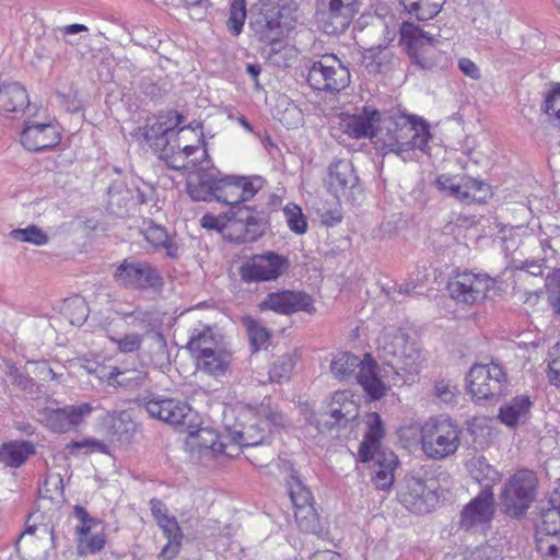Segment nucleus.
I'll return each instance as SVG.
<instances>
[{"label": "nucleus", "instance_id": "obj_48", "mask_svg": "<svg viewBox=\"0 0 560 560\" xmlns=\"http://www.w3.org/2000/svg\"><path fill=\"white\" fill-rule=\"evenodd\" d=\"M459 389L451 380H440L434 384V396L440 402L453 405L456 402Z\"/></svg>", "mask_w": 560, "mask_h": 560}, {"label": "nucleus", "instance_id": "obj_46", "mask_svg": "<svg viewBox=\"0 0 560 560\" xmlns=\"http://www.w3.org/2000/svg\"><path fill=\"white\" fill-rule=\"evenodd\" d=\"M246 19L245 0H232L230 8V16L228 20V28L234 35L241 34Z\"/></svg>", "mask_w": 560, "mask_h": 560}, {"label": "nucleus", "instance_id": "obj_36", "mask_svg": "<svg viewBox=\"0 0 560 560\" xmlns=\"http://www.w3.org/2000/svg\"><path fill=\"white\" fill-rule=\"evenodd\" d=\"M132 200V192L122 182H114L107 189V210L117 217H124L128 212V206Z\"/></svg>", "mask_w": 560, "mask_h": 560}, {"label": "nucleus", "instance_id": "obj_59", "mask_svg": "<svg viewBox=\"0 0 560 560\" xmlns=\"http://www.w3.org/2000/svg\"><path fill=\"white\" fill-rule=\"evenodd\" d=\"M145 240L154 247H161L167 241V233L164 228L155 224L149 225L144 232Z\"/></svg>", "mask_w": 560, "mask_h": 560}, {"label": "nucleus", "instance_id": "obj_7", "mask_svg": "<svg viewBox=\"0 0 560 560\" xmlns=\"http://www.w3.org/2000/svg\"><path fill=\"white\" fill-rule=\"evenodd\" d=\"M223 423L226 439L241 447H253L269 443L271 430L246 407L230 408L224 411Z\"/></svg>", "mask_w": 560, "mask_h": 560}, {"label": "nucleus", "instance_id": "obj_20", "mask_svg": "<svg viewBox=\"0 0 560 560\" xmlns=\"http://www.w3.org/2000/svg\"><path fill=\"white\" fill-rule=\"evenodd\" d=\"M183 119L180 114L173 110L160 115L152 124H147L144 127L145 141L155 150L161 151L162 148L175 142L180 132L190 128V126H184L177 129Z\"/></svg>", "mask_w": 560, "mask_h": 560}, {"label": "nucleus", "instance_id": "obj_22", "mask_svg": "<svg viewBox=\"0 0 560 560\" xmlns=\"http://www.w3.org/2000/svg\"><path fill=\"white\" fill-rule=\"evenodd\" d=\"M381 113L375 107L365 105L354 114H342L339 129L352 139L368 138L373 143Z\"/></svg>", "mask_w": 560, "mask_h": 560}, {"label": "nucleus", "instance_id": "obj_33", "mask_svg": "<svg viewBox=\"0 0 560 560\" xmlns=\"http://www.w3.org/2000/svg\"><path fill=\"white\" fill-rule=\"evenodd\" d=\"M156 523L167 539V544L163 547L160 556L165 560H172L178 553L182 545L183 533L180 527L176 518L170 515L163 516Z\"/></svg>", "mask_w": 560, "mask_h": 560}, {"label": "nucleus", "instance_id": "obj_57", "mask_svg": "<svg viewBox=\"0 0 560 560\" xmlns=\"http://www.w3.org/2000/svg\"><path fill=\"white\" fill-rule=\"evenodd\" d=\"M8 375L11 378V382L14 386H16L21 390L32 392L33 387L35 386V382L32 377L28 376V374L18 369L14 365H11L9 368Z\"/></svg>", "mask_w": 560, "mask_h": 560}, {"label": "nucleus", "instance_id": "obj_37", "mask_svg": "<svg viewBox=\"0 0 560 560\" xmlns=\"http://www.w3.org/2000/svg\"><path fill=\"white\" fill-rule=\"evenodd\" d=\"M147 378L148 373L143 370H121L119 368H114L108 375V383L110 385H117L132 390L143 386Z\"/></svg>", "mask_w": 560, "mask_h": 560}, {"label": "nucleus", "instance_id": "obj_13", "mask_svg": "<svg viewBox=\"0 0 560 560\" xmlns=\"http://www.w3.org/2000/svg\"><path fill=\"white\" fill-rule=\"evenodd\" d=\"M113 277L119 285L141 291L161 290L164 285L160 270L142 260L124 259L116 267Z\"/></svg>", "mask_w": 560, "mask_h": 560}, {"label": "nucleus", "instance_id": "obj_29", "mask_svg": "<svg viewBox=\"0 0 560 560\" xmlns=\"http://www.w3.org/2000/svg\"><path fill=\"white\" fill-rule=\"evenodd\" d=\"M232 357L231 350L223 343L217 349H212L205 354H199L197 364L200 371L211 376L220 377L225 375L230 370Z\"/></svg>", "mask_w": 560, "mask_h": 560}, {"label": "nucleus", "instance_id": "obj_5", "mask_svg": "<svg viewBox=\"0 0 560 560\" xmlns=\"http://www.w3.org/2000/svg\"><path fill=\"white\" fill-rule=\"evenodd\" d=\"M330 371L340 381L354 377L374 400L381 399L386 393L387 388L377 375L378 365L370 355L361 360L349 352L338 353L330 363Z\"/></svg>", "mask_w": 560, "mask_h": 560}, {"label": "nucleus", "instance_id": "obj_15", "mask_svg": "<svg viewBox=\"0 0 560 560\" xmlns=\"http://www.w3.org/2000/svg\"><path fill=\"white\" fill-rule=\"evenodd\" d=\"M288 491L294 506L298 526L305 533L320 532L319 516L313 505V495L302 480L294 475L288 481Z\"/></svg>", "mask_w": 560, "mask_h": 560}, {"label": "nucleus", "instance_id": "obj_63", "mask_svg": "<svg viewBox=\"0 0 560 560\" xmlns=\"http://www.w3.org/2000/svg\"><path fill=\"white\" fill-rule=\"evenodd\" d=\"M200 224L207 230L219 232H222L226 228V223L223 221V219L212 214H205L200 220Z\"/></svg>", "mask_w": 560, "mask_h": 560}, {"label": "nucleus", "instance_id": "obj_58", "mask_svg": "<svg viewBox=\"0 0 560 560\" xmlns=\"http://www.w3.org/2000/svg\"><path fill=\"white\" fill-rule=\"evenodd\" d=\"M560 83H553L552 89L546 94L545 101L541 105V110L548 115L555 117V112L560 107Z\"/></svg>", "mask_w": 560, "mask_h": 560}, {"label": "nucleus", "instance_id": "obj_12", "mask_svg": "<svg viewBox=\"0 0 560 560\" xmlns=\"http://www.w3.org/2000/svg\"><path fill=\"white\" fill-rule=\"evenodd\" d=\"M325 185L339 203H354L363 197L362 183L353 163L348 159L335 160L329 164Z\"/></svg>", "mask_w": 560, "mask_h": 560}, {"label": "nucleus", "instance_id": "obj_16", "mask_svg": "<svg viewBox=\"0 0 560 560\" xmlns=\"http://www.w3.org/2000/svg\"><path fill=\"white\" fill-rule=\"evenodd\" d=\"M491 285L490 277L466 271L448 282L447 292L458 304L475 305L483 301Z\"/></svg>", "mask_w": 560, "mask_h": 560}, {"label": "nucleus", "instance_id": "obj_42", "mask_svg": "<svg viewBox=\"0 0 560 560\" xmlns=\"http://www.w3.org/2000/svg\"><path fill=\"white\" fill-rule=\"evenodd\" d=\"M62 313L71 325L81 326L89 316V306L82 296L75 295L65 300Z\"/></svg>", "mask_w": 560, "mask_h": 560}, {"label": "nucleus", "instance_id": "obj_44", "mask_svg": "<svg viewBox=\"0 0 560 560\" xmlns=\"http://www.w3.org/2000/svg\"><path fill=\"white\" fill-rule=\"evenodd\" d=\"M295 361L292 354L285 353L278 358L269 370V378L271 382H282L290 378L294 369Z\"/></svg>", "mask_w": 560, "mask_h": 560}, {"label": "nucleus", "instance_id": "obj_55", "mask_svg": "<svg viewBox=\"0 0 560 560\" xmlns=\"http://www.w3.org/2000/svg\"><path fill=\"white\" fill-rule=\"evenodd\" d=\"M435 186L439 190L446 192L448 196L454 197L462 202L464 184H456L454 178L447 175H440L435 179Z\"/></svg>", "mask_w": 560, "mask_h": 560}, {"label": "nucleus", "instance_id": "obj_3", "mask_svg": "<svg viewBox=\"0 0 560 560\" xmlns=\"http://www.w3.org/2000/svg\"><path fill=\"white\" fill-rule=\"evenodd\" d=\"M368 431L358 451L362 463L368 464L372 471V480L380 490H388L394 482V470L398 465L396 454L381 443L385 430L378 413L368 416Z\"/></svg>", "mask_w": 560, "mask_h": 560}, {"label": "nucleus", "instance_id": "obj_52", "mask_svg": "<svg viewBox=\"0 0 560 560\" xmlns=\"http://www.w3.org/2000/svg\"><path fill=\"white\" fill-rule=\"evenodd\" d=\"M548 299L556 312L560 314V268L555 269L547 278Z\"/></svg>", "mask_w": 560, "mask_h": 560}, {"label": "nucleus", "instance_id": "obj_47", "mask_svg": "<svg viewBox=\"0 0 560 560\" xmlns=\"http://www.w3.org/2000/svg\"><path fill=\"white\" fill-rule=\"evenodd\" d=\"M283 213L291 231L300 235L307 231V220L299 206L290 203L285 206Z\"/></svg>", "mask_w": 560, "mask_h": 560}, {"label": "nucleus", "instance_id": "obj_56", "mask_svg": "<svg viewBox=\"0 0 560 560\" xmlns=\"http://www.w3.org/2000/svg\"><path fill=\"white\" fill-rule=\"evenodd\" d=\"M105 546V538H104V535L103 534H95V535H92L91 537H88V535L85 536H80L79 538V552L81 555H84V553H95L100 550H102Z\"/></svg>", "mask_w": 560, "mask_h": 560}, {"label": "nucleus", "instance_id": "obj_34", "mask_svg": "<svg viewBox=\"0 0 560 560\" xmlns=\"http://www.w3.org/2000/svg\"><path fill=\"white\" fill-rule=\"evenodd\" d=\"M34 453V445L28 441L4 443L0 448V462L5 466L18 468Z\"/></svg>", "mask_w": 560, "mask_h": 560}, {"label": "nucleus", "instance_id": "obj_10", "mask_svg": "<svg viewBox=\"0 0 560 560\" xmlns=\"http://www.w3.org/2000/svg\"><path fill=\"white\" fill-rule=\"evenodd\" d=\"M401 40L407 44V52L411 63L419 70H433L445 59L438 48L439 39L411 22H404L400 26Z\"/></svg>", "mask_w": 560, "mask_h": 560}, {"label": "nucleus", "instance_id": "obj_1", "mask_svg": "<svg viewBox=\"0 0 560 560\" xmlns=\"http://www.w3.org/2000/svg\"><path fill=\"white\" fill-rule=\"evenodd\" d=\"M266 180L258 175L238 176L220 173L215 201L230 206L224 217L231 229L230 237L237 243L256 242L265 234L267 221L262 211L246 206L264 188Z\"/></svg>", "mask_w": 560, "mask_h": 560}, {"label": "nucleus", "instance_id": "obj_2", "mask_svg": "<svg viewBox=\"0 0 560 560\" xmlns=\"http://www.w3.org/2000/svg\"><path fill=\"white\" fill-rule=\"evenodd\" d=\"M377 125L373 144L383 154L395 153L407 161L411 160L410 153L416 149L428 152L432 137L424 119L390 110L381 113Z\"/></svg>", "mask_w": 560, "mask_h": 560}, {"label": "nucleus", "instance_id": "obj_19", "mask_svg": "<svg viewBox=\"0 0 560 560\" xmlns=\"http://www.w3.org/2000/svg\"><path fill=\"white\" fill-rule=\"evenodd\" d=\"M95 408L90 402L68 405L62 408H45L42 421L54 432L65 433L79 427Z\"/></svg>", "mask_w": 560, "mask_h": 560}, {"label": "nucleus", "instance_id": "obj_25", "mask_svg": "<svg viewBox=\"0 0 560 560\" xmlns=\"http://www.w3.org/2000/svg\"><path fill=\"white\" fill-rule=\"evenodd\" d=\"M61 140L58 127L54 124L25 121L21 132V143L28 151H44L56 147Z\"/></svg>", "mask_w": 560, "mask_h": 560}, {"label": "nucleus", "instance_id": "obj_50", "mask_svg": "<svg viewBox=\"0 0 560 560\" xmlns=\"http://www.w3.org/2000/svg\"><path fill=\"white\" fill-rule=\"evenodd\" d=\"M63 494V485L60 476L48 477L44 485L39 488V495L43 499H48L50 501L58 500L62 498Z\"/></svg>", "mask_w": 560, "mask_h": 560}, {"label": "nucleus", "instance_id": "obj_24", "mask_svg": "<svg viewBox=\"0 0 560 560\" xmlns=\"http://www.w3.org/2000/svg\"><path fill=\"white\" fill-rule=\"evenodd\" d=\"M494 514V498L491 489H481L460 513L459 527L465 530L488 525Z\"/></svg>", "mask_w": 560, "mask_h": 560}, {"label": "nucleus", "instance_id": "obj_27", "mask_svg": "<svg viewBox=\"0 0 560 560\" xmlns=\"http://www.w3.org/2000/svg\"><path fill=\"white\" fill-rule=\"evenodd\" d=\"M224 343V337L217 326L198 323L189 330L186 348L197 358Z\"/></svg>", "mask_w": 560, "mask_h": 560}, {"label": "nucleus", "instance_id": "obj_23", "mask_svg": "<svg viewBox=\"0 0 560 560\" xmlns=\"http://www.w3.org/2000/svg\"><path fill=\"white\" fill-rule=\"evenodd\" d=\"M209 165V160H202L197 170L188 177L187 192L195 201L211 202L217 199L220 171Z\"/></svg>", "mask_w": 560, "mask_h": 560}, {"label": "nucleus", "instance_id": "obj_28", "mask_svg": "<svg viewBox=\"0 0 560 560\" xmlns=\"http://www.w3.org/2000/svg\"><path fill=\"white\" fill-rule=\"evenodd\" d=\"M28 106V93L20 82L3 81L0 83V113L24 114Z\"/></svg>", "mask_w": 560, "mask_h": 560}, {"label": "nucleus", "instance_id": "obj_62", "mask_svg": "<svg viewBox=\"0 0 560 560\" xmlns=\"http://www.w3.org/2000/svg\"><path fill=\"white\" fill-rule=\"evenodd\" d=\"M74 516L81 522V526L77 528L80 536H85L90 533L92 524L96 521L91 517L89 512L81 505H75L73 509Z\"/></svg>", "mask_w": 560, "mask_h": 560}, {"label": "nucleus", "instance_id": "obj_40", "mask_svg": "<svg viewBox=\"0 0 560 560\" xmlns=\"http://www.w3.org/2000/svg\"><path fill=\"white\" fill-rule=\"evenodd\" d=\"M491 195V188L486 182L468 177L464 182L462 202L466 205L485 203Z\"/></svg>", "mask_w": 560, "mask_h": 560}, {"label": "nucleus", "instance_id": "obj_4", "mask_svg": "<svg viewBox=\"0 0 560 560\" xmlns=\"http://www.w3.org/2000/svg\"><path fill=\"white\" fill-rule=\"evenodd\" d=\"M378 357L404 383L419 373L420 352L401 328H385L378 338Z\"/></svg>", "mask_w": 560, "mask_h": 560}, {"label": "nucleus", "instance_id": "obj_51", "mask_svg": "<svg viewBox=\"0 0 560 560\" xmlns=\"http://www.w3.org/2000/svg\"><path fill=\"white\" fill-rule=\"evenodd\" d=\"M117 314L129 325L139 329H148L150 326V313L136 307L131 312L117 311Z\"/></svg>", "mask_w": 560, "mask_h": 560}, {"label": "nucleus", "instance_id": "obj_38", "mask_svg": "<svg viewBox=\"0 0 560 560\" xmlns=\"http://www.w3.org/2000/svg\"><path fill=\"white\" fill-rule=\"evenodd\" d=\"M190 444L199 451L211 450L214 453H225L226 444L220 441L218 432L210 428H199L188 431Z\"/></svg>", "mask_w": 560, "mask_h": 560}, {"label": "nucleus", "instance_id": "obj_8", "mask_svg": "<svg viewBox=\"0 0 560 560\" xmlns=\"http://www.w3.org/2000/svg\"><path fill=\"white\" fill-rule=\"evenodd\" d=\"M538 478L530 469L515 471L503 485L500 493L502 509L514 518L524 516L536 500Z\"/></svg>", "mask_w": 560, "mask_h": 560}, {"label": "nucleus", "instance_id": "obj_17", "mask_svg": "<svg viewBox=\"0 0 560 560\" xmlns=\"http://www.w3.org/2000/svg\"><path fill=\"white\" fill-rule=\"evenodd\" d=\"M399 499L410 512L424 514L433 508L436 495L427 480L422 478L420 471H412L404 479Z\"/></svg>", "mask_w": 560, "mask_h": 560}, {"label": "nucleus", "instance_id": "obj_14", "mask_svg": "<svg viewBox=\"0 0 560 560\" xmlns=\"http://www.w3.org/2000/svg\"><path fill=\"white\" fill-rule=\"evenodd\" d=\"M289 268V260L276 252H265L247 258L240 267L241 279L246 283L277 280Z\"/></svg>", "mask_w": 560, "mask_h": 560}, {"label": "nucleus", "instance_id": "obj_26", "mask_svg": "<svg viewBox=\"0 0 560 560\" xmlns=\"http://www.w3.org/2000/svg\"><path fill=\"white\" fill-rule=\"evenodd\" d=\"M282 11L275 9H266L250 22V27L255 36L260 43L271 46L272 51H277L276 47L283 37V25L281 23Z\"/></svg>", "mask_w": 560, "mask_h": 560}, {"label": "nucleus", "instance_id": "obj_53", "mask_svg": "<svg viewBox=\"0 0 560 560\" xmlns=\"http://www.w3.org/2000/svg\"><path fill=\"white\" fill-rule=\"evenodd\" d=\"M151 362L153 364H162L167 359L166 340L161 334H153L151 337Z\"/></svg>", "mask_w": 560, "mask_h": 560}, {"label": "nucleus", "instance_id": "obj_30", "mask_svg": "<svg viewBox=\"0 0 560 560\" xmlns=\"http://www.w3.org/2000/svg\"><path fill=\"white\" fill-rule=\"evenodd\" d=\"M536 535H560V493H552L540 506Z\"/></svg>", "mask_w": 560, "mask_h": 560}, {"label": "nucleus", "instance_id": "obj_18", "mask_svg": "<svg viewBox=\"0 0 560 560\" xmlns=\"http://www.w3.org/2000/svg\"><path fill=\"white\" fill-rule=\"evenodd\" d=\"M143 406L154 419L176 427L191 428L194 412L187 402L174 398L153 397L144 400Z\"/></svg>", "mask_w": 560, "mask_h": 560}, {"label": "nucleus", "instance_id": "obj_61", "mask_svg": "<svg viewBox=\"0 0 560 560\" xmlns=\"http://www.w3.org/2000/svg\"><path fill=\"white\" fill-rule=\"evenodd\" d=\"M135 423L130 420L129 415L122 412L114 419L113 424L110 427L113 434L119 435L121 439L122 434H129L135 431Z\"/></svg>", "mask_w": 560, "mask_h": 560}, {"label": "nucleus", "instance_id": "obj_21", "mask_svg": "<svg viewBox=\"0 0 560 560\" xmlns=\"http://www.w3.org/2000/svg\"><path fill=\"white\" fill-rule=\"evenodd\" d=\"M260 311H273L278 314L289 315L300 311L314 313L313 299L302 291H277L267 294L258 305Z\"/></svg>", "mask_w": 560, "mask_h": 560}, {"label": "nucleus", "instance_id": "obj_64", "mask_svg": "<svg viewBox=\"0 0 560 560\" xmlns=\"http://www.w3.org/2000/svg\"><path fill=\"white\" fill-rule=\"evenodd\" d=\"M498 550L491 546L477 548L470 556L471 560H498Z\"/></svg>", "mask_w": 560, "mask_h": 560}, {"label": "nucleus", "instance_id": "obj_41", "mask_svg": "<svg viewBox=\"0 0 560 560\" xmlns=\"http://www.w3.org/2000/svg\"><path fill=\"white\" fill-rule=\"evenodd\" d=\"M470 474L472 478L482 486V489H491L500 480L499 471L488 464L485 457H479L471 464Z\"/></svg>", "mask_w": 560, "mask_h": 560}, {"label": "nucleus", "instance_id": "obj_45", "mask_svg": "<svg viewBox=\"0 0 560 560\" xmlns=\"http://www.w3.org/2000/svg\"><path fill=\"white\" fill-rule=\"evenodd\" d=\"M10 236L16 241L31 243L36 246L45 245L48 242L46 233L36 225L12 230Z\"/></svg>", "mask_w": 560, "mask_h": 560}, {"label": "nucleus", "instance_id": "obj_32", "mask_svg": "<svg viewBox=\"0 0 560 560\" xmlns=\"http://www.w3.org/2000/svg\"><path fill=\"white\" fill-rule=\"evenodd\" d=\"M341 396H343V394H337L329 412L322 415L320 419H318L317 423L320 430L345 427L348 421L355 417V415H352V411H355L353 401L347 400L339 407H335L336 404H339Z\"/></svg>", "mask_w": 560, "mask_h": 560}, {"label": "nucleus", "instance_id": "obj_54", "mask_svg": "<svg viewBox=\"0 0 560 560\" xmlns=\"http://www.w3.org/2000/svg\"><path fill=\"white\" fill-rule=\"evenodd\" d=\"M143 336L140 334L131 332L126 334L121 338H112V341L117 345V348L122 353H133L141 347Z\"/></svg>", "mask_w": 560, "mask_h": 560}, {"label": "nucleus", "instance_id": "obj_6", "mask_svg": "<svg viewBox=\"0 0 560 560\" xmlns=\"http://www.w3.org/2000/svg\"><path fill=\"white\" fill-rule=\"evenodd\" d=\"M460 433L462 429L450 418H430L420 430L421 450L430 459H445L457 452Z\"/></svg>", "mask_w": 560, "mask_h": 560}, {"label": "nucleus", "instance_id": "obj_9", "mask_svg": "<svg viewBox=\"0 0 560 560\" xmlns=\"http://www.w3.org/2000/svg\"><path fill=\"white\" fill-rule=\"evenodd\" d=\"M468 390L478 402L497 404L509 390V380L502 365L474 364L467 375Z\"/></svg>", "mask_w": 560, "mask_h": 560}, {"label": "nucleus", "instance_id": "obj_35", "mask_svg": "<svg viewBox=\"0 0 560 560\" xmlns=\"http://www.w3.org/2000/svg\"><path fill=\"white\" fill-rule=\"evenodd\" d=\"M160 158L165 161L170 168L176 171H186L189 174L197 170V167L201 164V161H199L198 158L187 159L183 152H179V143L177 140L167 147L162 148Z\"/></svg>", "mask_w": 560, "mask_h": 560}, {"label": "nucleus", "instance_id": "obj_49", "mask_svg": "<svg viewBox=\"0 0 560 560\" xmlns=\"http://www.w3.org/2000/svg\"><path fill=\"white\" fill-rule=\"evenodd\" d=\"M537 549L544 557H560V535H536Z\"/></svg>", "mask_w": 560, "mask_h": 560}, {"label": "nucleus", "instance_id": "obj_39", "mask_svg": "<svg viewBox=\"0 0 560 560\" xmlns=\"http://www.w3.org/2000/svg\"><path fill=\"white\" fill-rule=\"evenodd\" d=\"M399 2L419 21H428L440 13L445 0H399Z\"/></svg>", "mask_w": 560, "mask_h": 560}, {"label": "nucleus", "instance_id": "obj_31", "mask_svg": "<svg viewBox=\"0 0 560 560\" xmlns=\"http://www.w3.org/2000/svg\"><path fill=\"white\" fill-rule=\"evenodd\" d=\"M532 405L528 396H516L500 407L498 418L506 427L515 428L528 419Z\"/></svg>", "mask_w": 560, "mask_h": 560}, {"label": "nucleus", "instance_id": "obj_43", "mask_svg": "<svg viewBox=\"0 0 560 560\" xmlns=\"http://www.w3.org/2000/svg\"><path fill=\"white\" fill-rule=\"evenodd\" d=\"M243 324L247 329L248 338L254 350H258L267 345L270 332L266 327L252 317H244Z\"/></svg>", "mask_w": 560, "mask_h": 560}, {"label": "nucleus", "instance_id": "obj_60", "mask_svg": "<svg viewBox=\"0 0 560 560\" xmlns=\"http://www.w3.org/2000/svg\"><path fill=\"white\" fill-rule=\"evenodd\" d=\"M551 361L548 364V377L550 382L560 386V343H557L550 352Z\"/></svg>", "mask_w": 560, "mask_h": 560}, {"label": "nucleus", "instance_id": "obj_11", "mask_svg": "<svg viewBox=\"0 0 560 560\" xmlns=\"http://www.w3.org/2000/svg\"><path fill=\"white\" fill-rule=\"evenodd\" d=\"M348 67L335 55H324L307 67L306 81L316 91L339 93L350 84Z\"/></svg>", "mask_w": 560, "mask_h": 560}]
</instances>
